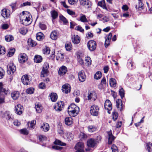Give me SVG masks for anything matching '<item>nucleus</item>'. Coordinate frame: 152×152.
<instances>
[{
    "mask_svg": "<svg viewBox=\"0 0 152 152\" xmlns=\"http://www.w3.org/2000/svg\"><path fill=\"white\" fill-rule=\"evenodd\" d=\"M20 17L21 23L25 26H28L32 22V16L30 13L27 11H23L22 14H20Z\"/></svg>",
    "mask_w": 152,
    "mask_h": 152,
    "instance_id": "nucleus-1",
    "label": "nucleus"
},
{
    "mask_svg": "<svg viewBox=\"0 0 152 152\" xmlns=\"http://www.w3.org/2000/svg\"><path fill=\"white\" fill-rule=\"evenodd\" d=\"M79 111V107L75 104H71L68 107V113L71 116H76L78 114Z\"/></svg>",
    "mask_w": 152,
    "mask_h": 152,
    "instance_id": "nucleus-2",
    "label": "nucleus"
},
{
    "mask_svg": "<svg viewBox=\"0 0 152 152\" xmlns=\"http://www.w3.org/2000/svg\"><path fill=\"white\" fill-rule=\"evenodd\" d=\"M0 116L2 118H5L7 120L9 125L10 126V125L12 123L13 121L14 117L13 116L9 111H6L3 113L2 111L0 113Z\"/></svg>",
    "mask_w": 152,
    "mask_h": 152,
    "instance_id": "nucleus-3",
    "label": "nucleus"
},
{
    "mask_svg": "<svg viewBox=\"0 0 152 152\" xmlns=\"http://www.w3.org/2000/svg\"><path fill=\"white\" fill-rule=\"evenodd\" d=\"M9 92L8 90L3 88L2 84L0 83V104L4 102V96Z\"/></svg>",
    "mask_w": 152,
    "mask_h": 152,
    "instance_id": "nucleus-4",
    "label": "nucleus"
},
{
    "mask_svg": "<svg viewBox=\"0 0 152 152\" xmlns=\"http://www.w3.org/2000/svg\"><path fill=\"white\" fill-rule=\"evenodd\" d=\"M99 108L98 106L96 104H94L90 108V113L94 116H97L99 115Z\"/></svg>",
    "mask_w": 152,
    "mask_h": 152,
    "instance_id": "nucleus-5",
    "label": "nucleus"
},
{
    "mask_svg": "<svg viewBox=\"0 0 152 152\" xmlns=\"http://www.w3.org/2000/svg\"><path fill=\"white\" fill-rule=\"evenodd\" d=\"M49 67L48 63H45L43 65V66L41 72V77H44L46 76H47L48 75L49 71L48 69Z\"/></svg>",
    "mask_w": 152,
    "mask_h": 152,
    "instance_id": "nucleus-6",
    "label": "nucleus"
},
{
    "mask_svg": "<svg viewBox=\"0 0 152 152\" xmlns=\"http://www.w3.org/2000/svg\"><path fill=\"white\" fill-rule=\"evenodd\" d=\"M76 150L75 152H85L84 144L82 142H78L76 144L75 147Z\"/></svg>",
    "mask_w": 152,
    "mask_h": 152,
    "instance_id": "nucleus-7",
    "label": "nucleus"
},
{
    "mask_svg": "<svg viewBox=\"0 0 152 152\" xmlns=\"http://www.w3.org/2000/svg\"><path fill=\"white\" fill-rule=\"evenodd\" d=\"M87 46L88 48L90 51H93L96 48V43L94 40L89 41L88 42Z\"/></svg>",
    "mask_w": 152,
    "mask_h": 152,
    "instance_id": "nucleus-8",
    "label": "nucleus"
},
{
    "mask_svg": "<svg viewBox=\"0 0 152 152\" xmlns=\"http://www.w3.org/2000/svg\"><path fill=\"white\" fill-rule=\"evenodd\" d=\"M80 4L86 8H90L91 5V3L89 0H79Z\"/></svg>",
    "mask_w": 152,
    "mask_h": 152,
    "instance_id": "nucleus-9",
    "label": "nucleus"
},
{
    "mask_svg": "<svg viewBox=\"0 0 152 152\" xmlns=\"http://www.w3.org/2000/svg\"><path fill=\"white\" fill-rule=\"evenodd\" d=\"M7 73L8 74L12 75L15 72L16 67L12 63H10L7 66Z\"/></svg>",
    "mask_w": 152,
    "mask_h": 152,
    "instance_id": "nucleus-10",
    "label": "nucleus"
},
{
    "mask_svg": "<svg viewBox=\"0 0 152 152\" xmlns=\"http://www.w3.org/2000/svg\"><path fill=\"white\" fill-rule=\"evenodd\" d=\"M21 80L23 84L25 85L30 84L31 81V80L30 79V77L28 75H26L22 76Z\"/></svg>",
    "mask_w": 152,
    "mask_h": 152,
    "instance_id": "nucleus-11",
    "label": "nucleus"
},
{
    "mask_svg": "<svg viewBox=\"0 0 152 152\" xmlns=\"http://www.w3.org/2000/svg\"><path fill=\"white\" fill-rule=\"evenodd\" d=\"M1 14L3 18L7 19L9 17L10 14V12L9 10L4 8L1 10Z\"/></svg>",
    "mask_w": 152,
    "mask_h": 152,
    "instance_id": "nucleus-12",
    "label": "nucleus"
},
{
    "mask_svg": "<svg viewBox=\"0 0 152 152\" xmlns=\"http://www.w3.org/2000/svg\"><path fill=\"white\" fill-rule=\"evenodd\" d=\"M104 107L106 110H108L107 113L109 114H110V111L112 109V107L111 103L109 100L107 99L106 100L104 104Z\"/></svg>",
    "mask_w": 152,
    "mask_h": 152,
    "instance_id": "nucleus-13",
    "label": "nucleus"
},
{
    "mask_svg": "<svg viewBox=\"0 0 152 152\" xmlns=\"http://www.w3.org/2000/svg\"><path fill=\"white\" fill-rule=\"evenodd\" d=\"M87 145L88 147L94 148L96 146V142L95 139L91 138L87 140Z\"/></svg>",
    "mask_w": 152,
    "mask_h": 152,
    "instance_id": "nucleus-14",
    "label": "nucleus"
},
{
    "mask_svg": "<svg viewBox=\"0 0 152 152\" xmlns=\"http://www.w3.org/2000/svg\"><path fill=\"white\" fill-rule=\"evenodd\" d=\"M97 97L96 93L95 91H91L90 92H88V97L89 100L92 99V100L95 101Z\"/></svg>",
    "mask_w": 152,
    "mask_h": 152,
    "instance_id": "nucleus-15",
    "label": "nucleus"
},
{
    "mask_svg": "<svg viewBox=\"0 0 152 152\" xmlns=\"http://www.w3.org/2000/svg\"><path fill=\"white\" fill-rule=\"evenodd\" d=\"M15 110L17 114L20 115L22 113L23 110V107L20 104H18L15 107Z\"/></svg>",
    "mask_w": 152,
    "mask_h": 152,
    "instance_id": "nucleus-16",
    "label": "nucleus"
},
{
    "mask_svg": "<svg viewBox=\"0 0 152 152\" xmlns=\"http://www.w3.org/2000/svg\"><path fill=\"white\" fill-rule=\"evenodd\" d=\"M26 54L25 53H21L18 56V60L20 63H23L25 62L27 60L26 57Z\"/></svg>",
    "mask_w": 152,
    "mask_h": 152,
    "instance_id": "nucleus-17",
    "label": "nucleus"
},
{
    "mask_svg": "<svg viewBox=\"0 0 152 152\" xmlns=\"http://www.w3.org/2000/svg\"><path fill=\"white\" fill-rule=\"evenodd\" d=\"M64 102L63 101H60L58 102L57 103V106L54 107V108L57 111H61L62 110L64 106Z\"/></svg>",
    "mask_w": 152,
    "mask_h": 152,
    "instance_id": "nucleus-18",
    "label": "nucleus"
},
{
    "mask_svg": "<svg viewBox=\"0 0 152 152\" xmlns=\"http://www.w3.org/2000/svg\"><path fill=\"white\" fill-rule=\"evenodd\" d=\"M62 90L66 94H67L70 91L71 88L70 85L68 84H65L62 86Z\"/></svg>",
    "mask_w": 152,
    "mask_h": 152,
    "instance_id": "nucleus-19",
    "label": "nucleus"
},
{
    "mask_svg": "<svg viewBox=\"0 0 152 152\" xmlns=\"http://www.w3.org/2000/svg\"><path fill=\"white\" fill-rule=\"evenodd\" d=\"M78 77L79 80L81 82H83L85 80L86 76L83 71L81 70L79 72Z\"/></svg>",
    "mask_w": 152,
    "mask_h": 152,
    "instance_id": "nucleus-20",
    "label": "nucleus"
},
{
    "mask_svg": "<svg viewBox=\"0 0 152 152\" xmlns=\"http://www.w3.org/2000/svg\"><path fill=\"white\" fill-rule=\"evenodd\" d=\"M67 71V68L65 66H63L60 68L58 73L60 75H63L66 73Z\"/></svg>",
    "mask_w": 152,
    "mask_h": 152,
    "instance_id": "nucleus-21",
    "label": "nucleus"
},
{
    "mask_svg": "<svg viewBox=\"0 0 152 152\" xmlns=\"http://www.w3.org/2000/svg\"><path fill=\"white\" fill-rule=\"evenodd\" d=\"M116 106L120 111L122 110L123 107L122 101L121 99H118L116 101Z\"/></svg>",
    "mask_w": 152,
    "mask_h": 152,
    "instance_id": "nucleus-22",
    "label": "nucleus"
},
{
    "mask_svg": "<svg viewBox=\"0 0 152 152\" xmlns=\"http://www.w3.org/2000/svg\"><path fill=\"white\" fill-rule=\"evenodd\" d=\"M51 100L53 102H56L58 98L57 94L55 93H52L49 95Z\"/></svg>",
    "mask_w": 152,
    "mask_h": 152,
    "instance_id": "nucleus-23",
    "label": "nucleus"
},
{
    "mask_svg": "<svg viewBox=\"0 0 152 152\" xmlns=\"http://www.w3.org/2000/svg\"><path fill=\"white\" fill-rule=\"evenodd\" d=\"M65 122L66 125H71L73 123V119L71 117H66L65 119Z\"/></svg>",
    "mask_w": 152,
    "mask_h": 152,
    "instance_id": "nucleus-24",
    "label": "nucleus"
},
{
    "mask_svg": "<svg viewBox=\"0 0 152 152\" xmlns=\"http://www.w3.org/2000/svg\"><path fill=\"white\" fill-rule=\"evenodd\" d=\"M98 5L104 9L107 10L104 0H101V1H99L98 3Z\"/></svg>",
    "mask_w": 152,
    "mask_h": 152,
    "instance_id": "nucleus-25",
    "label": "nucleus"
},
{
    "mask_svg": "<svg viewBox=\"0 0 152 152\" xmlns=\"http://www.w3.org/2000/svg\"><path fill=\"white\" fill-rule=\"evenodd\" d=\"M108 136V144L109 145H111L115 137L113 136L111 132L109 133Z\"/></svg>",
    "mask_w": 152,
    "mask_h": 152,
    "instance_id": "nucleus-26",
    "label": "nucleus"
},
{
    "mask_svg": "<svg viewBox=\"0 0 152 152\" xmlns=\"http://www.w3.org/2000/svg\"><path fill=\"white\" fill-rule=\"evenodd\" d=\"M20 94L18 91H14L12 92L11 94V96L12 98L14 100H16L19 97Z\"/></svg>",
    "mask_w": 152,
    "mask_h": 152,
    "instance_id": "nucleus-27",
    "label": "nucleus"
},
{
    "mask_svg": "<svg viewBox=\"0 0 152 152\" xmlns=\"http://www.w3.org/2000/svg\"><path fill=\"white\" fill-rule=\"evenodd\" d=\"M64 54L62 53L59 52L57 53L56 56V59L57 60L62 61L64 58Z\"/></svg>",
    "mask_w": 152,
    "mask_h": 152,
    "instance_id": "nucleus-28",
    "label": "nucleus"
},
{
    "mask_svg": "<svg viewBox=\"0 0 152 152\" xmlns=\"http://www.w3.org/2000/svg\"><path fill=\"white\" fill-rule=\"evenodd\" d=\"M27 42L28 45L32 47L35 46L37 44V42L33 40L32 39H28Z\"/></svg>",
    "mask_w": 152,
    "mask_h": 152,
    "instance_id": "nucleus-29",
    "label": "nucleus"
},
{
    "mask_svg": "<svg viewBox=\"0 0 152 152\" xmlns=\"http://www.w3.org/2000/svg\"><path fill=\"white\" fill-rule=\"evenodd\" d=\"M42 58L40 56L36 55L34 58V61L36 63H39L42 62Z\"/></svg>",
    "mask_w": 152,
    "mask_h": 152,
    "instance_id": "nucleus-30",
    "label": "nucleus"
},
{
    "mask_svg": "<svg viewBox=\"0 0 152 152\" xmlns=\"http://www.w3.org/2000/svg\"><path fill=\"white\" fill-rule=\"evenodd\" d=\"M41 128L44 131H48L49 129V125L47 123H43V126H41Z\"/></svg>",
    "mask_w": 152,
    "mask_h": 152,
    "instance_id": "nucleus-31",
    "label": "nucleus"
},
{
    "mask_svg": "<svg viewBox=\"0 0 152 152\" xmlns=\"http://www.w3.org/2000/svg\"><path fill=\"white\" fill-rule=\"evenodd\" d=\"M139 3L138 4L136 5V8L137 9H138L139 10H141L143 9V5L142 0H138Z\"/></svg>",
    "mask_w": 152,
    "mask_h": 152,
    "instance_id": "nucleus-32",
    "label": "nucleus"
},
{
    "mask_svg": "<svg viewBox=\"0 0 152 152\" xmlns=\"http://www.w3.org/2000/svg\"><path fill=\"white\" fill-rule=\"evenodd\" d=\"M54 144L55 145H61V146H65L66 145L65 143L63 142L60 140L57 139H56L54 142Z\"/></svg>",
    "mask_w": 152,
    "mask_h": 152,
    "instance_id": "nucleus-33",
    "label": "nucleus"
},
{
    "mask_svg": "<svg viewBox=\"0 0 152 152\" xmlns=\"http://www.w3.org/2000/svg\"><path fill=\"white\" fill-rule=\"evenodd\" d=\"M65 48L66 50L70 51L72 49V45L71 42H67L65 45Z\"/></svg>",
    "mask_w": 152,
    "mask_h": 152,
    "instance_id": "nucleus-34",
    "label": "nucleus"
},
{
    "mask_svg": "<svg viewBox=\"0 0 152 152\" xmlns=\"http://www.w3.org/2000/svg\"><path fill=\"white\" fill-rule=\"evenodd\" d=\"M35 108L37 112L40 113L42 111V108L41 104H36Z\"/></svg>",
    "mask_w": 152,
    "mask_h": 152,
    "instance_id": "nucleus-35",
    "label": "nucleus"
},
{
    "mask_svg": "<svg viewBox=\"0 0 152 152\" xmlns=\"http://www.w3.org/2000/svg\"><path fill=\"white\" fill-rule=\"evenodd\" d=\"M109 82L111 86L115 87L116 86V80L114 79L113 78H110V80Z\"/></svg>",
    "mask_w": 152,
    "mask_h": 152,
    "instance_id": "nucleus-36",
    "label": "nucleus"
},
{
    "mask_svg": "<svg viewBox=\"0 0 152 152\" xmlns=\"http://www.w3.org/2000/svg\"><path fill=\"white\" fill-rule=\"evenodd\" d=\"M146 146L148 151L151 152L152 151V143L150 142L147 143Z\"/></svg>",
    "mask_w": 152,
    "mask_h": 152,
    "instance_id": "nucleus-37",
    "label": "nucleus"
},
{
    "mask_svg": "<svg viewBox=\"0 0 152 152\" xmlns=\"http://www.w3.org/2000/svg\"><path fill=\"white\" fill-rule=\"evenodd\" d=\"M51 15L52 17L54 19L57 18L58 15L57 12L55 10L51 11Z\"/></svg>",
    "mask_w": 152,
    "mask_h": 152,
    "instance_id": "nucleus-38",
    "label": "nucleus"
},
{
    "mask_svg": "<svg viewBox=\"0 0 152 152\" xmlns=\"http://www.w3.org/2000/svg\"><path fill=\"white\" fill-rule=\"evenodd\" d=\"M102 76L101 73L100 72H97L94 75V78L96 79H99Z\"/></svg>",
    "mask_w": 152,
    "mask_h": 152,
    "instance_id": "nucleus-39",
    "label": "nucleus"
},
{
    "mask_svg": "<svg viewBox=\"0 0 152 152\" xmlns=\"http://www.w3.org/2000/svg\"><path fill=\"white\" fill-rule=\"evenodd\" d=\"M106 79L104 77L103 78L101 81V83L99 86V88L101 89L103 85L106 84Z\"/></svg>",
    "mask_w": 152,
    "mask_h": 152,
    "instance_id": "nucleus-40",
    "label": "nucleus"
},
{
    "mask_svg": "<svg viewBox=\"0 0 152 152\" xmlns=\"http://www.w3.org/2000/svg\"><path fill=\"white\" fill-rule=\"evenodd\" d=\"M79 137L81 140H85L87 138V136L84 133L81 132L80 134Z\"/></svg>",
    "mask_w": 152,
    "mask_h": 152,
    "instance_id": "nucleus-41",
    "label": "nucleus"
},
{
    "mask_svg": "<svg viewBox=\"0 0 152 152\" xmlns=\"http://www.w3.org/2000/svg\"><path fill=\"white\" fill-rule=\"evenodd\" d=\"M15 51V48L10 49L9 51L8 55L10 57L12 56L14 54Z\"/></svg>",
    "mask_w": 152,
    "mask_h": 152,
    "instance_id": "nucleus-42",
    "label": "nucleus"
},
{
    "mask_svg": "<svg viewBox=\"0 0 152 152\" xmlns=\"http://www.w3.org/2000/svg\"><path fill=\"white\" fill-rule=\"evenodd\" d=\"M80 20L82 22L85 23L88 22V20L85 15H83L80 16Z\"/></svg>",
    "mask_w": 152,
    "mask_h": 152,
    "instance_id": "nucleus-43",
    "label": "nucleus"
},
{
    "mask_svg": "<svg viewBox=\"0 0 152 152\" xmlns=\"http://www.w3.org/2000/svg\"><path fill=\"white\" fill-rule=\"evenodd\" d=\"M36 123V121L34 120L32 121L31 122L29 123L28 125L31 128H34L35 126Z\"/></svg>",
    "mask_w": 152,
    "mask_h": 152,
    "instance_id": "nucleus-44",
    "label": "nucleus"
},
{
    "mask_svg": "<svg viewBox=\"0 0 152 152\" xmlns=\"http://www.w3.org/2000/svg\"><path fill=\"white\" fill-rule=\"evenodd\" d=\"M119 93L121 98L122 99L124 96V91L123 88H121L120 89Z\"/></svg>",
    "mask_w": 152,
    "mask_h": 152,
    "instance_id": "nucleus-45",
    "label": "nucleus"
},
{
    "mask_svg": "<svg viewBox=\"0 0 152 152\" xmlns=\"http://www.w3.org/2000/svg\"><path fill=\"white\" fill-rule=\"evenodd\" d=\"M6 52V50L5 48L0 45V55H2L4 54Z\"/></svg>",
    "mask_w": 152,
    "mask_h": 152,
    "instance_id": "nucleus-46",
    "label": "nucleus"
},
{
    "mask_svg": "<svg viewBox=\"0 0 152 152\" xmlns=\"http://www.w3.org/2000/svg\"><path fill=\"white\" fill-rule=\"evenodd\" d=\"M113 119L114 121L117 119L118 116V114L117 112L114 111L112 113Z\"/></svg>",
    "mask_w": 152,
    "mask_h": 152,
    "instance_id": "nucleus-47",
    "label": "nucleus"
},
{
    "mask_svg": "<svg viewBox=\"0 0 152 152\" xmlns=\"http://www.w3.org/2000/svg\"><path fill=\"white\" fill-rule=\"evenodd\" d=\"M5 72L2 68L0 67V79L3 78L5 75Z\"/></svg>",
    "mask_w": 152,
    "mask_h": 152,
    "instance_id": "nucleus-48",
    "label": "nucleus"
},
{
    "mask_svg": "<svg viewBox=\"0 0 152 152\" xmlns=\"http://www.w3.org/2000/svg\"><path fill=\"white\" fill-rule=\"evenodd\" d=\"M60 18L64 22V23L66 24L68 22L66 19L62 15L60 16Z\"/></svg>",
    "mask_w": 152,
    "mask_h": 152,
    "instance_id": "nucleus-49",
    "label": "nucleus"
},
{
    "mask_svg": "<svg viewBox=\"0 0 152 152\" xmlns=\"http://www.w3.org/2000/svg\"><path fill=\"white\" fill-rule=\"evenodd\" d=\"M34 89L32 88H28L26 90V92L27 93L29 94H31L34 93Z\"/></svg>",
    "mask_w": 152,
    "mask_h": 152,
    "instance_id": "nucleus-50",
    "label": "nucleus"
},
{
    "mask_svg": "<svg viewBox=\"0 0 152 152\" xmlns=\"http://www.w3.org/2000/svg\"><path fill=\"white\" fill-rule=\"evenodd\" d=\"M50 38H52V37H57V34L56 31H53L50 34Z\"/></svg>",
    "mask_w": 152,
    "mask_h": 152,
    "instance_id": "nucleus-51",
    "label": "nucleus"
},
{
    "mask_svg": "<svg viewBox=\"0 0 152 152\" xmlns=\"http://www.w3.org/2000/svg\"><path fill=\"white\" fill-rule=\"evenodd\" d=\"M50 50L49 48L48 47H45V48L43 50V53L44 54H49L50 53Z\"/></svg>",
    "mask_w": 152,
    "mask_h": 152,
    "instance_id": "nucleus-52",
    "label": "nucleus"
},
{
    "mask_svg": "<svg viewBox=\"0 0 152 152\" xmlns=\"http://www.w3.org/2000/svg\"><path fill=\"white\" fill-rule=\"evenodd\" d=\"M20 132L21 134L24 135H27L28 133V131L26 129H20Z\"/></svg>",
    "mask_w": 152,
    "mask_h": 152,
    "instance_id": "nucleus-53",
    "label": "nucleus"
},
{
    "mask_svg": "<svg viewBox=\"0 0 152 152\" xmlns=\"http://www.w3.org/2000/svg\"><path fill=\"white\" fill-rule=\"evenodd\" d=\"M39 139L40 141H43L47 140V137L44 135H40L39 136Z\"/></svg>",
    "mask_w": 152,
    "mask_h": 152,
    "instance_id": "nucleus-54",
    "label": "nucleus"
},
{
    "mask_svg": "<svg viewBox=\"0 0 152 152\" xmlns=\"http://www.w3.org/2000/svg\"><path fill=\"white\" fill-rule=\"evenodd\" d=\"M88 128V131L91 132L95 131L96 130L95 127L93 126H89Z\"/></svg>",
    "mask_w": 152,
    "mask_h": 152,
    "instance_id": "nucleus-55",
    "label": "nucleus"
},
{
    "mask_svg": "<svg viewBox=\"0 0 152 152\" xmlns=\"http://www.w3.org/2000/svg\"><path fill=\"white\" fill-rule=\"evenodd\" d=\"M36 37V38H44L45 36L42 33L39 32L37 34Z\"/></svg>",
    "mask_w": 152,
    "mask_h": 152,
    "instance_id": "nucleus-56",
    "label": "nucleus"
},
{
    "mask_svg": "<svg viewBox=\"0 0 152 152\" xmlns=\"http://www.w3.org/2000/svg\"><path fill=\"white\" fill-rule=\"evenodd\" d=\"M39 88L44 89L46 88L45 84L44 83H41L39 85Z\"/></svg>",
    "mask_w": 152,
    "mask_h": 152,
    "instance_id": "nucleus-57",
    "label": "nucleus"
},
{
    "mask_svg": "<svg viewBox=\"0 0 152 152\" xmlns=\"http://www.w3.org/2000/svg\"><path fill=\"white\" fill-rule=\"evenodd\" d=\"M31 3L28 1L21 4L20 6L21 7H24L26 6H31Z\"/></svg>",
    "mask_w": 152,
    "mask_h": 152,
    "instance_id": "nucleus-58",
    "label": "nucleus"
},
{
    "mask_svg": "<svg viewBox=\"0 0 152 152\" xmlns=\"http://www.w3.org/2000/svg\"><path fill=\"white\" fill-rule=\"evenodd\" d=\"M111 39H105V45L106 47H107L110 44Z\"/></svg>",
    "mask_w": 152,
    "mask_h": 152,
    "instance_id": "nucleus-59",
    "label": "nucleus"
},
{
    "mask_svg": "<svg viewBox=\"0 0 152 152\" xmlns=\"http://www.w3.org/2000/svg\"><path fill=\"white\" fill-rule=\"evenodd\" d=\"M85 61L87 63L88 65H89L91 64V58L89 57H87L85 59Z\"/></svg>",
    "mask_w": 152,
    "mask_h": 152,
    "instance_id": "nucleus-60",
    "label": "nucleus"
},
{
    "mask_svg": "<svg viewBox=\"0 0 152 152\" xmlns=\"http://www.w3.org/2000/svg\"><path fill=\"white\" fill-rule=\"evenodd\" d=\"M72 41L75 44H78L80 41V39H72Z\"/></svg>",
    "mask_w": 152,
    "mask_h": 152,
    "instance_id": "nucleus-61",
    "label": "nucleus"
},
{
    "mask_svg": "<svg viewBox=\"0 0 152 152\" xmlns=\"http://www.w3.org/2000/svg\"><path fill=\"white\" fill-rule=\"evenodd\" d=\"M27 31L26 29L24 28H21L20 30V33L22 34L25 35L27 33Z\"/></svg>",
    "mask_w": 152,
    "mask_h": 152,
    "instance_id": "nucleus-62",
    "label": "nucleus"
},
{
    "mask_svg": "<svg viewBox=\"0 0 152 152\" xmlns=\"http://www.w3.org/2000/svg\"><path fill=\"white\" fill-rule=\"evenodd\" d=\"M75 29L81 32H83L84 31V29L80 26H77L75 27Z\"/></svg>",
    "mask_w": 152,
    "mask_h": 152,
    "instance_id": "nucleus-63",
    "label": "nucleus"
},
{
    "mask_svg": "<svg viewBox=\"0 0 152 152\" xmlns=\"http://www.w3.org/2000/svg\"><path fill=\"white\" fill-rule=\"evenodd\" d=\"M111 149L112 152H118L117 147L115 145H113L111 147Z\"/></svg>",
    "mask_w": 152,
    "mask_h": 152,
    "instance_id": "nucleus-64",
    "label": "nucleus"
}]
</instances>
